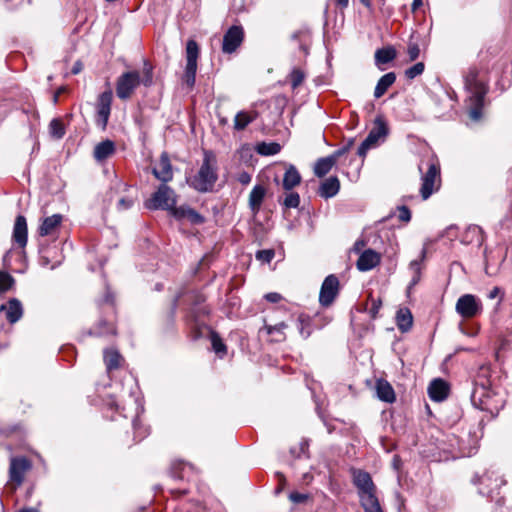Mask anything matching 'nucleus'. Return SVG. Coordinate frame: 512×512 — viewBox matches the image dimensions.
<instances>
[{"label": "nucleus", "instance_id": "obj_1", "mask_svg": "<svg viewBox=\"0 0 512 512\" xmlns=\"http://www.w3.org/2000/svg\"><path fill=\"white\" fill-rule=\"evenodd\" d=\"M218 179L217 159L210 150H204L203 162L198 172L188 179V184L198 192L211 191Z\"/></svg>", "mask_w": 512, "mask_h": 512}, {"label": "nucleus", "instance_id": "obj_2", "mask_svg": "<svg viewBox=\"0 0 512 512\" xmlns=\"http://www.w3.org/2000/svg\"><path fill=\"white\" fill-rule=\"evenodd\" d=\"M419 171L423 174L420 187V195L423 200H427L441 184L440 165L435 159L422 160L418 165Z\"/></svg>", "mask_w": 512, "mask_h": 512}, {"label": "nucleus", "instance_id": "obj_3", "mask_svg": "<svg viewBox=\"0 0 512 512\" xmlns=\"http://www.w3.org/2000/svg\"><path fill=\"white\" fill-rule=\"evenodd\" d=\"M466 87L471 93L467 100L469 117L473 121H479L482 117L484 97L487 89L485 85L477 81L474 76L466 79Z\"/></svg>", "mask_w": 512, "mask_h": 512}, {"label": "nucleus", "instance_id": "obj_4", "mask_svg": "<svg viewBox=\"0 0 512 512\" xmlns=\"http://www.w3.org/2000/svg\"><path fill=\"white\" fill-rule=\"evenodd\" d=\"M176 204V194L166 184H161L144 205L149 210H170Z\"/></svg>", "mask_w": 512, "mask_h": 512}, {"label": "nucleus", "instance_id": "obj_5", "mask_svg": "<svg viewBox=\"0 0 512 512\" xmlns=\"http://www.w3.org/2000/svg\"><path fill=\"white\" fill-rule=\"evenodd\" d=\"M352 476L353 484L358 490L360 503L377 498L376 486L368 472L354 469L352 471Z\"/></svg>", "mask_w": 512, "mask_h": 512}, {"label": "nucleus", "instance_id": "obj_6", "mask_svg": "<svg viewBox=\"0 0 512 512\" xmlns=\"http://www.w3.org/2000/svg\"><path fill=\"white\" fill-rule=\"evenodd\" d=\"M388 134V127L386 122L381 118L377 117L374 121V125L370 130L365 140L358 147L357 154L364 157L367 151L376 146L379 141H383Z\"/></svg>", "mask_w": 512, "mask_h": 512}, {"label": "nucleus", "instance_id": "obj_7", "mask_svg": "<svg viewBox=\"0 0 512 512\" xmlns=\"http://www.w3.org/2000/svg\"><path fill=\"white\" fill-rule=\"evenodd\" d=\"M474 484H479V493L494 499V494L498 495V490L505 484L504 479L495 471H488L482 476H475L472 480Z\"/></svg>", "mask_w": 512, "mask_h": 512}, {"label": "nucleus", "instance_id": "obj_8", "mask_svg": "<svg viewBox=\"0 0 512 512\" xmlns=\"http://www.w3.org/2000/svg\"><path fill=\"white\" fill-rule=\"evenodd\" d=\"M141 78L138 71H128L118 77L116 82V95L121 100L129 99L135 89L140 85Z\"/></svg>", "mask_w": 512, "mask_h": 512}, {"label": "nucleus", "instance_id": "obj_9", "mask_svg": "<svg viewBox=\"0 0 512 512\" xmlns=\"http://www.w3.org/2000/svg\"><path fill=\"white\" fill-rule=\"evenodd\" d=\"M456 312L465 319L474 318L483 310L481 300L473 294H464L460 296L455 306Z\"/></svg>", "mask_w": 512, "mask_h": 512}, {"label": "nucleus", "instance_id": "obj_10", "mask_svg": "<svg viewBox=\"0 0 512 512\" xmlns=\"http://www.w3.org/2000/svg\"><path fill=\"white\" fill-rule=\"evenodd\" d=\"M199 56V46L195 40H188L186 44V68L184 81L188 87H193L196 79L197 59Z\"/></svg>", "mask_w": 512, "mask_h": 512}, {"label": "nucleus", "instance_id": "obj_11", "mask_svg": "<svg viewBox=\"0 0 512 512\" xmlns=\"http://www.w3.org/2000/svg\"><path fill=\"white\" fill-rule=\"evenodd\" d=\"M244 29L240 25L231 26L224 34L222 41V51L225 54L234 53L244 40Z\"/></svg>", "mask_w": 512, "mask_h": 512}, {"label": "nucleus", "instance_id": "obj_12", "mask_svg": "<svg viewBox=\"0 0 512 512\" xmlns=\"http://www.w3.org/2000/svg\"><path fill=\"white\" fill-rule=\"evenodd\" d=\"M339 280L337 276L331 274L327 276L321 286L319 302L322 306H330L339 293Z\"/></svg>", "mask_w": 512, "mask_h": 512}, {"label": "nucleus", "instance_id": "obj_13", "mask_svg": "<svg viewBox=\"0 0 512 512\" xmlns=\"http://www.w3.org/2000/svg\"><path fill=\"white\" fill-rule=\"evenodd\" d=\"M31 462L25 457H15L10 461L9 476L16 487L24 481V476L31 469Z\"/></svg>", "mask_w": 512, "mask_h": 512}, {"label": "nucleus", "instance_id": "obj_14", "mask_svg": "<svg viewBox=\"0 0 512 512\" xmlns=\"http://www.w3.org/2000/svg\"><path fill=\"white\" fill-rule=\"evenodd\" d=\"M113 94L111 90H106L101 93L97 99V116L98 124L105 129L111 113Z\"/></svg>", "mask_w": 512, "mask_h": 512}, {"label": "nucleus", "instance_id": "obj_15", "mask_svg": "<svg viewBox=\"0 0 512 512\" xmlns=\"http://www.w3.org/2000/svg\"><path fill=\"white\" fill-rule=\"evenodd\" d=\"M350 145L351 144L342 149L336 150L333 154L327 157L318 159L314 166V174L317 177H323L326 174H328L331 171L332 167L336 164L338 158L341 155H343L346 151H348Z\"/></svg>", "mask_w": 512, "mask_h": 512}, {"label": "nucleus", "instance_id": "obj_16", "mask_svg": "<svg viewBox=\"0 0 512 512\" xmlns=\"http://www.w3.org/2000/svg\"><path fill=\"white\" fill-rule=\"evenodd\" d=\"M152 173L163 184L173 179L172 165L166 152L161 154L158 163L152 169Z\"/></svg>", "mask_w": 512, "mask_h": 512}, {"label": "nucleus", "instance_id": "obj_17", "mask_svg": "<svg viewBox=\"0 0 512 512\" xmlns=\"http://www.w3.org/2000/svg\"><path fill=\"white\" fill-rule=\"evenodd\" d=\"M0 312H5L7 321L10 324H14L21 319L23 307L18 299L12 298L6 304L0 306Z\"/></svg>", "mask_w": 512, "mask_h": 512}, {"label": "nucleus", "instance_id": "obj_18", "mask_svg": "<svg viewBox=\"0 0 512 512\" xmlns=\"http://www.w3.org/2000/svg\"><path fill=\"white\" fill-rule=\"evenodd\" d=\"M380 254L372 249L365 250L358 258L356 266L359 271H369L380 263Z\"/></svg>", "mask_w": 512, "mask_h": 512}, {"label": "nucleus", "instance_id": "obj_19", "mask_svg": "<svg viewBox=\"0 0 512 512\" xmlns=\"http://www.w3.org/2000/svg\"><path fill=\"white\" fill-rule=\"evenodd\" d=\"M449 386L440 378L434 379L428 387V395L431 400L441 402L448 397Z\"/></svg>", "mask_w": 512, "mask_h": 512}, {"label": "nucleus", "instance_id": "obj_20", "mask_svg": "<svg viewBox=\"0 0 512 512\" xmlns=\"http://www.w3.org/2000/svg\"><path fill=\"white\" fill-rule=\"evenodd\" d=\"M27 221L22 215L16 217L14 228H13V241L21 248H24L27 244Z\"/></svg>", "mask_w": 512, "mask_h": 512}, {"label": "nucleus", "instance_id": "obj_21", "mask_svg": "<svg viewBox=\"0 0 512 512\" xmlns=\"http://www.w3.org/2000/svg\"><path fill=\"white\" fill-rule=\"evenodd\" d=\"M116 152L115 143L106 139L94 147L93 156L97 162H103Z\"/></svg>", "mask_w": 512, "mask_h": 512}, {"label": "nucleus", "instance_id": "obj_22", "mask_svg": "<svg viewBox=\"0 0 512 512\" xmlns=\"http://www.w3.org/2000/svg\"><path fill=\"white\" fill-rule=\"evenodd\" d=\"M340 189V182L336 176L325 179L318 190V194L325 199L334 197Z\"/></svg>", "mask_w": 512, "mask_h": 512}, {"label": "nucleus", "instance_id": "obj_23", "mask_svg": "<svg viewBox=\"0 0 512 512\" xmlns=\"http://www.w3.org/2000/svg\"><path fill=\"white\" fill-rule=\"evenodd\" d=\"M61 214H54L43 219L39 227V235L44 237L53 234L62 222Z\"/></svg>", "mask_w": 512, "mask_h": 512}, {"label": "nucleus", "instance_id": "obj_24", "mask_svg": "<svg viewBox=\"0 0 512 512\" xmlns=\"http://www.w3.org/2000/svg\"><path fill=\"white\" fill-rule=\"evenodd\" d=\"M376 394L377 397L387 403H392L395 401V392L391 384L384 380L379 379L376 382Z\"/></svg>", "mask_w": 512, "mask_h": 512}, {"label": "nucleus", "instance_id": "obj_25", "mask_svg": "<svg viewBox=\"0 0 512 512\" xmlns=\"http://www.w3.org/2000/svg\"><path fill=\"white\" fill-rule=\"evenodd\" d=\"M301 182V175L294 165H289L283 177L282 186L285 190H292Z\"/></svg>", "mask_w": 512, "mask_h": 512}, {"label": "nucleus", "instance_id": "obj_26", "mask_svg": "<svg viewBox=\"0 0 512 512\" xmlns=\"http://www.w3.org/2000/svg\"><path fill=\"white\" fill-rule=\"evenodd\" d=\"M266 189L261 185H256L249 195V207L254 214L258 213L264 200Z\"/></svg>", "mask_w": 512, "mask_h": 512}, {"label": "nucleus", "instance_id": "obj_27", "mask_svg": "<svg viewBox=\"0 0 512 512\" xmlns=\"http://www.w3.org/2000/svg\"><path fill=\"white\" fill-rule=\"evenodd\" d=\"M396 80V75L394 72H389L383 75L377 82V85L374 90V97L380 98L382 97L390 86L394 84Z\"/></svg>", "mask_w": 512, "mask_h": 512}, {"label": "nucleus", "instance_id": "obj_28", "mask_svg": "<svg viewBox=\"0 0 512 512\" xmlns=\"http://www.w3.org/2000/svg\"><path fill=\"white\" fill-rule=\"evenodd\" d=\"M396 322L400 331L407 332L413 324V317L408 308H400L396 314Z\"/></svg>", "mask_w": 512, "mask_h": 512}, {"label": "nucleus", "instance_id": "obj_29", "mask_svg": "<svg viewBox=\"0 0 512 512\" xmlns=\"http://www.w3.org/2000/svg\"><path fill=\"white\" fill-rule=\"evenodd\" d=\"M104 362L108 371H112L121 366L123 358L120 353L116 350H105L104 351Z\"/></svg>", "mask_w": 512, "mask_h": 512}, {"label": "nucleus", "instance_id": "obj_30", "mask_svg": "<svg viewBox=\"0 0 512 512\" xmlns=\"http://www.w3.org/2000/svg\"><path fill=\"white\" fill-rule=\"evenodd\" d=\"M396 50L394 47L389 46L378 49L375 52V63L376 65L387 64L396 58Z\"/></svg>", "mask_w": 512, "mask_h": 512}, {"label": "nucleus", "instance_id": "obj_31", "mask_svg": "<svg viewBox=\"0 0 512 512\" xmlns=\"http://www.w3.org/2000/svg\"><path fill=\"white\" fill-rule=\"evenodd\" d=\"M256 118V114L251 115L245 111H240L234 118V128L238 131L244 130Z\"/></svg>", "mask_w": 512, "mask_h": 512}, {"label": "nucleus", "instance_id": "obj_32", "mask_svg": "<svg viewBox=\"0 0 512 512\" xmlns=\"http://www.w3.org/2000/svg\"><path fill=\"white\" fill-rule=\"evenodd\" d=\"M288 327V325L285 322H279L275 325H265L264 329L266 330L267 334L269 335H276L274 340L276 342L284 341L286 336L284 333V330Z\"/></svg>", "mask_w": 512, "mask_h": 512}, {"label": "nucleus", "instance_id": "obj_33", "mask_svg": "<svg viewBox=\"0 0 512 512\" xmlns=\"http://www.w3.org/2000/svg\"><path fill=\"white\" fill-rule=\"evenodd\" d=\"M280 150H281V146L279 143H276V142H271V143L262 142L257 145V152L263 156L276 155L280 152Z\"/></svg>", "mask_w": 512, "mask_h": 512}, {"label": "nucleus", "instance_id": "obj_34", "mask_svg": "<svg viewBox=\"0 0 512 512\" xmlns=\"http://www.w3.org/2000/svg\"><path fill=\"white\" fill-rule=\"evenodd\" d=\"M91 335L95 336H105L115 334V327L112 323H108L107 321H100L97 326L94 327L93 330L90 331Z\"/></svg>", "mask_w": 512, "mask_h": 512}, {"label": "nucleus", "instance_id": "obj_35", "mask_svg": "<svg viewBox=\"0 0 512 512\" xmlns=\"http://www.w3.org/2000/svg\"><path fill=\"white\" fill-rule=\"evenodd\" d=\"M65 132V126L60 119L54 118L51 120L49 124V133L53 138L62 139L65 135Z\"/></svg>", "mask_w": 512, "mask_h": 512}, {"label": "nucleus", "instance_id": "obj_36", "mask_svg": "<svg viewBox=\"0 0 512 512\" xmlns=\"http://www.w3.org/2000/svg\"><path fill=\"white\" fill-rule=\"evenodd\" d=\"M470 236H471V238L469 239V241L470 242L475 241V242H477L478 245H481L484 241L483 231L477 225L470 226L467 229V231L465 233V237L469 238Z\"/></svg>", "mask_w": 512, "mask_h": 512}, {"label": "nucleus", "instance_id": "obj_37", "mask_svg": "<svg viewBox=\"0 0 512 512\" xmlns=\"http://www.w3.org/2000/svg\"><path fill=\"white\" fill-rule=\"evenodd\" d=\"M425 256V251H422L421 258L419 260H413L410 262L409 268L413 272V277L411 280V285H416L420 280L421 274V261Z\"/></svg>", "mask_w": 512, "mask_h": 512}, {"label": "nucleus", "instance_id": "obj_38", "mask_svg": "<svg viewBox=\"0 0 512 512\" xmlns=\"http://www.w3.org/2000/svg\"><path fill=\"white\" fill-rule=\"evenodd\" d=\"M298 329H299V333L300 335L306 339L310 336L311 334V329H310V320L307 316L305 315H299L298 317Z\"/></svg>", "mask_w": 512, "mask_h": 512}, {"label": "nucleus", "instance_id": "obj_39", "mask_svg": "<svg viewBox=\"0 0 512 512\" xmlns=\"http://www.w3.org/2000/svg\"><path fill=\"white\" fill-rule=\"evenodd\" d=\"M289 79L292 88L295 89L303 83L305 79V73L299 68H294L289 74Z\"/></svg>", "mask_w": 512, "mask_h": 512}, {"label": "nucleus", "instance_id": "obj_40", "mask_svg": "<svg viewBox=\"0 0 512 512\" xmlns=\"http://www.w3.org/2000/svg\"><path fill=\"white\" fill-rule=\"evenodd\" d=\"M14 284V278L7 272L0 271V294L5 293Z\"/></svg>", "mask_w": 512, "mask_h": 512}, {"label": "nucleus", "instance_id": "obj_41", "mask_svg": "<svg viewBox=\"0 0 512 512\" xmlns=\"http://www.w3.org/2000/svg\"><path fill=\"white\" fill-rule=\"evenodd\" d=\"M190 207L188 206H180L176 207L173 205V207L169 210L170 214L177 220H186L188 212Z\"/></svg>", "mask_w": 512, "mask_h": 512}, {"label": "nucleus", "instance_id": "obj_42", "mask_svg": "<svg viewBox=\"0 0 512 512\" xmlns=\"http://www.w3.org/2000/svg\"><path fill=\"white\" fill-rule=\"evenodd\" d=\"M365 512H384L378 498L360 503Z\"/></svg>", "mask_w": 512, "mask_h": 512}, {"label": "nucleus", "instance_id": "obj_43", "mask_svg": "<svg viewBox=\"0 0 512 512\" xmlns=\"http://www.w3.org/2000/svg\"><path fill=\"white\" fill-rule=\"evenodd\" d=\"M141 83L146 87L151 86L153 83L152 67L148 62L144 63L143 78L141 79Z\"/></svg>", "mask_w": 512, "mask_h": 512}, {"label": "nucleus", "instance_id": "obj_44", "mask_svg": "<svg viewBox=\"0 0 512 512\" xmlns=\"http://www.w3.org/2000/svg\"><path fill=\"white\" fill-rule=\"evenodd\" d=\"M458 450H459V455L462 456V457H470L472 456L476 450H477V445H476V442L474 443L473 446H467L463 440H461L459 443H458Z\"/></svg>", "mask_w": 512, "mask_h": 512}, {"label": "nucleus", "instance_id": "obj_45", "mask_svg": "<svg viewBox=\"0 0 512 512\" xmlns=\"http://www.w3.org/2000/svg\"><path fill=\"white\" fill-rule=\"evenodd\" d=\"M423 71L424 64L422 62H418L405 71V76L408 79H414L415 77L421 75Z\"/></svg>", "mask_w": 512, "mask_h": 512}, {"label": "nucleus", "instance_id": "obj_46", "mask_svg": "<svg viewBox=\"0 0 512 512\" xmlns=\"http://www.w3.org/2000/svg\"><path fill=\"white\" fill-rule=\"evenodd\" d=\"M300 204V196L298 193L291 192L289 193L283 202V205L286 208H297Z\"/></svg>", "mask_w": 512, "mask_h": 512}, {"label": "nucleus", "instance_id": "obj_47", "mask_svg": "<svg viewBox=\"0 0 512 512\" xmlns=\"http://www.w3.org/2000/svg\"><path fill=\"white\" fill-rule=\"evenodd\" d=\"M255 256L257 260L263 263H270L275 256V252L272 249L259 250Z\"/></svg>", "mask_w": 512, "mask_h": 512}, {"label": "nucleus", "instance_id": "obj_48", "mask_svg": "<svg viewBox=\"0 0 512 512\" xmlns=\"http://www.w3.org/2000/svg\"><path fill=\"white\" fill-rule=\"evenodd\" d=\"M310 498V495L307 493H300L297 491H293L289 494V500L294 504H304Z\"/></svg>", "mask_w": 512, "mask_h": 512}, {"label": "nucleus", "instance_id": "obj_49", "mask_svg": "<svg viewBox=\"0 0 512 512\" xmlns=\"http://www.w3.org/2000/svg\"><path fill=\"white\" fill-rule=\"evenodd\" d=\"M211 342H212V347L217 354H220V353L225 354L226 353V346L218 335L212 334Z\"/></svg>", "mask_w": 512, "mask_h": 512}, {"label": "nucleus", "instance_id": "obj_50", "mask_svg": "<svg viewBox=\"0 0 512 512\" xmlns=\"http://www.w3.org/2000/svg\"><path fill=\"white\" fill-rule=\"evenodd\" d=\"M407 54L410 61H415L420 55V47L417 42L409 41L407 47Z\"/></svg>", "mask_w": 512, "mask_h": 512}, {"label": "nucleus", "instance_id": "obj_51", "mask_svg": "<svg viewBox=\"0 0 512 512\" xmlns=\"http://www.w3.org/2000/svg\"><path fill=\"white\" fill-rule=\"evenodd\" d=\"M371 306L368 308V313L372 319H376L379 313V310L382 306V301L380 299L371 298Z\"/></svg>", "mask_w": 512, "mask_h": 512}, {"label": "nucleus", "instance_id": "obj_52", "mask_svg": "<svg viewBox=\"0 0 512 512\" xmlns=\"http://www.w3.org/2000/svg\"><path fill=\"white\" fill-rule=\"evenodd\" d=\"M187 215L186 220H188L192 224H202L204 222V217L200 215L196 210L190 208Z\"/></svg>", "mask_w": 512, "mask_h": 512}, {"label": "nucleus", "instance_id": "obj_53", "mask_svg": "<svg viewBox=\"0 0 512 512\" xmlns=\"http://www.w3.org/2000/svg\"><path fill=\"white\" fill-rule=\"evenodd\" d=\"M103 304H106L111 311L114 310V298L111 291L108 288L105 292L104 299L98 303L99 306H102Z\"/></svg>", "mask_w": 512, "mask_h": 512}, {"label": "nucleus", "instance_id": "obj_54", "mask_svg": "<svg viewBox=\"0 0 512 512\" xmlns=\"http://www.w3.org/2000/svg\"><path fill=\"white\" fill-rule=\"evenodd\" d=\"M398 218L401 221L408 222L411 219V213L410 210L406 206L399 207V214Z\"/></svg>", "mask_w": 512, "mask_h": 512}, {"label": "nucleus", "instance_id": "obj_55", "mask_svg": "<svg viewBox=\"0 0 512 512\" xmlns=\"http://www.w3.org/2000/svg\"><path fill=\"white\" fill-rule=\"evenodd\" d=\"M118 209L120 210H127L129 208L132 207L133 205V200L132 199H129V198H121L119 201H118Z\"/></svg>", "mask_w": 512, "mask_h": 512}, {"label": "nucleus", "instance_id": "obj_56", "mask_svg": "<svg viewBox=\"0 0 512 512\" xmlns=\"http://www.w3.org/2000/svg\"><path fill=\"white\" fill-rule=\"evenodd\" d=\"M264 297L271 303H278L282 299V296L277 292L267 293Z\"/></svg>", "mask_w": 512, "mask_h": 512}, {"label": "nucleus", "instance_id": "obj_57", "mask_svg": "<svg viewBox=\"0 0 512 512\" xmlns=\"http://www.w3.org/2000/svg\"><path fill=\"white\" fill-rule=\"evenodd\" d=\"M251 175L248 172H242L238 176V181L242 185H248L251 182Z\"/></svg>", "mask_w": 512, "mask_h": 512}, {"label": "nucleus", "instance_id": "obj_58", "mask_svg": "<svg viewBox=\"0 0 512 512\" xmlns=\"http://www.w3.org/2000/svg\"><path fill=\"white\" fill-rule=\"evenodd\" d=\"M83 69V65L81 62L77 61L76 63H74L73 67H72V74L76 75L78 73H80Z\"/></svg>", "mask_w": 512, "mask_h": 512}, {"label": "nucleus", "instance_id": "obj_59", "mask_svg": "<svg viewBox=\"0 0 512 512\" xmlns=\"http://www.w3.org/2000/svg\"><path fill=\"white\" fill-rule=\"evenodd\" d=\"M501 290L499 287H494L490 292L488 297L490 299L496 298L500 294Z\"/></svg>", "mask_w": 512, "mask_h": 512}, {"label": "nucleus", "instance_id": "obj_60", "mask_svg": "<svg viewBox=\"0 0 512 512\" xmlns=\"http://www.w3.org/2000/svg\"><path fill=\"white\" fill-rule=\"evenodd\" d=\"M422 5H423L422 0H413L412 5H411L412 11H416Z\"/></svg>", "mask_w": 512, "mask_h": 512}, {"label": "nucleus", "instance_id": "obj_61", "mask_svg": "<svg viewBox=\"0 0 512 512\" xmlns=\"http://www.w3.org/2000/svg\"><path fill=\"white\" fill-rule=\"evenodd\" d=\"M335 3L341 9H344L348 6L349 0H335Z\"/></svg>", "mask_w": 512, "mask_h": 512}, {"label": "nucleus", "instance_id": "obj_62", "mask_svg": "<svg viewBox=\"0 0 512 512\" xmlns=\"http://www.w3.org/2000/svg\"><path fill=\"white\" fill-rule=\"evenodd\" d=\"M18 512H40V510L36 507H24L20 509Z\"/></svg>", "mask_w": 512, "mask_h": 512}, {"label": "nucleus", "instance_id": "obj_63", "mask_svg": "<svg viewBox=\"0 0 512 512\" xmlns=\"http://www.w3.org/2000/svg\"><path fill=\"white\" fill-rule=\"evenodd\" d=\"M360 2L365 5L366 7H371V1L370 0H360Z\"/></svg>", "mask_w": 512, "mask_h": 512}, {"label": "nucleus", "instance_id": "obj_64", "mask_svg": "<svg viewBox=\"0 0 512 512\" xmlns=\"http://www.w3.org/2000/svg\"><path fill=\"white\" fill-rule=\"evenodd\" d=\"M476 393H477V390H475L471 396L472 398V401L475 403L476 402Z\"/></svg>", "mask_w": 512, "mask_h": 512}]
</instances>
